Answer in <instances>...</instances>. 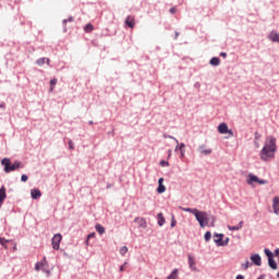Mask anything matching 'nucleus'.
Here are the masks:
<instances>
[{
  "label": "nucleus",
  "mask_w": 279,
  "mask_h": 279,
  "mask_svg": "<svg viewBox=\"0 0 279 279\" xmlns=\"http://www.w3.org/2000/svg\"><path fill=\"white\" fill-rule=\"evenodd\" d=\"M276 137H267L265 145L260 150V159L264 160V162H269V160H274V156H276Z\"/></svg>",
  "instance_id": "1"
},
{
  "label": "nucleus",
  "mask_w": 279,
  "mask_h": 279,
  "mask_svg": "<svg viewBox=\"0 0 279 279\" xmlns=\"http://www.w3.org/2000/svg\"><path fill=\"white\" fill-rule=\"evenodd\" d=\"M2 167H4L5 173H10L11 171H19V169H23V162L21 161H12L8 158L2 159L1 161Z\"/></svg>",
  "instance_id": "2"
},
{
  "label": "nucleus",
  "mask_w": 279,
  "mask_h": 279,
  "mask_svg": "<svg viewBox=\"0 0 279 279\" xmlns=\"http://www.w3.org/2000/svg\"><path fill=\"white\" fill-rule=\"evenodd\" d=\"M194 217L196 221H198L201 228H206V226H208L209 223L208 213L197 209L196 214H194Z\"/></svg>",
  "instance_id": "3"
},
{
  "label": "nucleus",
  "mask_w": 279,
  "mask_h": 279,
  "mask_svg": "<svg viewBox=\"0 0 279 279\" xmlns=\"http://www.w3.org/2000/svg\"><path fill=\"white\" fill-rule=\"evenodd\" d=\"M218 132L219 134H229V136H234V132L228 129V124L226 122L218 125Z\"/></svg>",
  "instance_id": "4"
},
{
  "label": "nucleus",
  "mask_w": 279,
  "mask_h": 279,
  "mask_svg": "<svg viewBox=\"0 0 279 279\" xmlns=\"http://www.w3.org/2000/svg\"><path fill=\"white\" fill-rule=\"evenodd\" d=\"M62 242V234L57 233L52 238V248L60 250V243Z\"/></svg>",
  "instance_id": "5"
},
{
  "label": "nucleus",
  "mask_w": 279,
  "mask_h": 279,
  "mask_svg": "<svg viewBox=\"0 0 279 279\" xmlns=\"http://www.w3.org/2000/svg\"><path fill=\"white\" fill-rule=\"evenodd\" d=\"M247 184H250L251 186L254 185V182H257V184H267V180H260L258 177L256 175H251L247 180H246Z\"/></svg>",
  "instance_id": "6"
},
{
  "label": "nucleus",
  "mask_w": 279,
  "mask_h": 279,
  "mask_svg": "<svg viewBox=\"0 0 279 279\" xmlns=\"http://www.w3.org/2000/svg\"><path fill=\"white\" fill-rule=\"evenodd\" d=\"M187 263L192 271H197V262H195V257H193V255L187 254Z\"/></svg>",
  "instance_id": "7"
},
{
  "label": "nucleus",
  "mask_w": 279,
  "mask_h": 279,
  "mask_svg": "<svg viewBox=\"0 0 279 279\" xmlns=\"http://www.w3.org/2000/svg\"><path fill=\"white\" fill-rule=\"evenodd\" d=\"M251 260L253 265H256V267H260V265H263V259L260 258L259 254L252 255Z\"/></svg>",
  "instance_id": "8"
},
{
  "label": "nucleus",
  "mask_w": 279,
  "mask_h": 279,
  "mask_svg": "<svg viewBox=\"0 0 279 279\" xmlns=\"http://www.w3.org/2000/svg\"><path fill=\"white\" fill-rule=\"evenodd\" d=\"M47 265H48L47 258L44 257V259L41 262H37L35 264V270L40 271V269H41V271H43V269H45V267H47Z\"/></svg>",
  "instance_id": "9"
},
{
  "label": "nucleus",
  "mask_w": 279,
  "mask_h": 279,
  "mask_svg": "<svg viewBox=\"0 0 279 279\" xmlns=\"http://www.w3.org/2000/svg\"><path fill=\"white\" fill-rule=\"evenodd\" d=\"M165 191H167V187L165 186V179L160 178L158 180L157 193L162 194V193H165Z\"/></svg>",
  "instance_id": "10"
},
{
  "label": "nucleus",
  "mask_w": 279,
  "mask_h": 279,
  "mask_svg": "<svg viewBox=\"0 0 279 279\" xmlns=\"http://www.w3.org/2000/svg\"><path fill=\"white\" fill-rule=\"evenodd\" d=\"M125 25L130 27L131 29H134V26L136 25V21L134 20V16L129 15L125 20Z\"/></svg>",
  "instance_id": "11"
},
{
  "label": "nucleus",
  "mask_w": 279,
  "mask_h": 279,
  "mask_svg": "<svg viewBox=\"0 0 279 279\" xmlns=\"http://www.w3.org/2000/svg\"><path fill=\"white\" fill-rule=\"evenodd\" d=\"M222 241H223V234L222 233H215L214 234V242L216 243V245H218V247H221Z\"/></svg>",
  "instance_id": "12"
},
{
  "label": "nucleus",
  "mask_w": 279,
  "mask_h": 279,
  "mask_svg": "<svg viewBox=\"0 0 279 279\" xmlns=\"http://www.w3.org/2000/svg\"><path fill=\"white\" fill-rule=\"evenodd\" d=\"M198 151H199V154H203L204 156H210V154H213V149L206 148L205 145L199 146Z\"/></svg>",
  "instance_id": "13"
},
{
  "label": "nucleus",
  "mask_w": 279,
  "mask_h": 279,
  "mask_svg": "<svg viewBox=\"0 0 279 279\" xmlns=\"http://www.w3.org/2000/svg\"><path fill=\"white\" fill-rule=\"evenodd\" d=\"M272 210H274L275 215H279V197L278 196H276L272 199Z\"/></svg>",
  "instance_id": "14"
},
{
  "label": "nucleus",
  "mask_w": 279,
  "mask_h": 279,
  "mask_svg": "<svg viewBox=\"0 0 279 279\" xmlns=\"http://www.w3.org/2000/svg\"><path fill=\"white\" fill-rule=\"evenodd\" d=\"M5 197H8V195L5 194V186H1L0 189V208L1 206H3V202H5Z\"/></svg>",
  "instance_id": "15"
},
{
  "label": "nucleus",
  "mask_w": 279,
  "mask_h": 279,
  "mask_svg": "<svg viewBox=\"0 0 279 279\" xmlns=\"http://www.w3.org/2000/svg\"><path fill=\"white\" fill-rule=\"evenodd\" d=\"M269 40H271L272 43H279V33L276 31L270 32L269 36H268Z\"/></svg>",
  "instance_id": "16"
},
{
  "label": "nucleus",
  "mask_w": 279,
  "mask_h": 279,
  "mask_svg": "<svg viewBox=\"0 0 279 279\" xmlns=\"http://www.w3.org/2000/svg\"><path fill=\"white\" fill-rule=\"evenodd\" d=\"M43 193H40V190L38 189H33L31 191V196L33 199H38V197H41Z\"/></svg>",
  "instance_id": "17"
},
{
  "label": "nucleus",
  "mask_w": 279,
  "mask_h": 279,
  "mask_svg": "<svg viewBox=\"0 0 279 279\" xmlns=\"http://www.w3.org/2000/svg\"><path fill=\"white\" fill-rule=\"evenodd\" d=\"M135 223H138L140 228H147V221L145 220V218H135Z\"/></svg>",
  "instance_id": "18"
},
{
  "label": "nucleus",
  "mask_w": 279,
  "mask_h": 279,
  "mask_svg": "<svg viewBox=\"0 0 279 279\" xmlns=\"http://www.w3.org/2000/svg\"><path fill=\"white\" fill-rule=\"evenodd\" d=\"M268 265L271 269H278V264L276 263V259H274V257L268 258Z\"/></svg>",
  "instance_id": "19"
},
{
  "label": "nucleus",
  "mask_w": 279,
  "mask_h": 279,
  "mask_svg": "<svg viewBox=\"0 0 279 279\" xmlns=\"http://www.w3.org/2000/svg\"><path fill=\"white\" fill-rule=\"evenodd\" d=\"M209 64H211V66H219V64H221V61L219 60V58L214 57L210 59Z\"/></svg>",
  "instance_id": "20"
},
{
  "label": "nucleus",
  "mask_w": 279,
  "mask_h": 279,
  "mask_svg": "<svg viewBox=\"0 0 279 279\" xmlns=\"http://www.w3.org/2000/svg\"><path fill=\"white\" fill-rule=\"evenodd\" d=\"M157 221H158V226L160 227H162V225L166 223L165 216L162 215V213H159L157 215Z\"/></svg>",
  "instance_id": "21"
},
{
  "label": "nucleus",
  "mask_w": 279,
  "mask_h": 279,
  "mask_svg": "<svg viewBox=\"0 0 279 279\" xmlns=\"http://www.w3.org/2000/svg\"><path fill=\"white\" fill-rule=\"evenodd\" d=\"M45 62H47V64H49L50 60L49 58H41V59H38L36 61V64H38V66H43V64H45Z\"/></svg>",
  "instance_id": "22"
},
{
  "label": "nucleus",
  "mask_w": 279,
  "mask_h": 279,
  "mask_svg": "<svg viewBox=\"0 0 279 279\" xmlns=\"http://www.w3.org/2000/svg\"><path fill=\"white\" fill-rule=\"evenodd\" d=\"M95 228H96V231L98 232V234H105L106 233V228H104V226L98 223V225L95 226Z\"/></svg>",
  "instance_id": "23"
},
{
  "label": "nucleus",
  "mask_w": 279,
  "mask_h": 279,
  "mask_svg": "<svg viewBox=\"0 0 279 279\" xmlns=\"http://www.w3.org/2000/svg\"><path fill=\"white\" fill-rule=\"evenodd\" d=\"M95 29V26H93V24L88 23L85 27H84V32L86 34H90V32H93Z\"/></svg>",
  "instance_id": "24"
},
{
  "label": "nucleus",
  "mask_w": 279,
  "mask_h": 279,
  "mask_svg": "<svg viewBox=\"0 0 279 279\" xmlns=\"http://www.w3.org/2000/svg\"><path fill=\"white\" fill-rule=\"evenodd\" d=\"M182 210L184 213H191V215H195L197 213V208H189V207H185V208H182Z\"/></svg>",
  "instance_id": "25"
},
{
  "label": "nucleus",
  "mask_w": 279,
  "mask_h": 279,
  "mask_svg": "<svg viewBox=\"0 0 279 279\" xmlns=\"http://www.w3.org/2000/svg\"><path fill=\"white\" fill-rule=\"evenodd\" d=\"M179 270L174 269L172 272L167 277V279H178Z\"/></svg>",
  "instance_id": "26"
},
{
  "label": "nucleus",
  "mask_w": 279,
  "mask_h": 279,
  "mask_svg": "<svg viewBox=\"0 0 279 279\" xmlns=\"http://www.w3.org/2000/svg\"><path fill=\"white\" fill-rule=\"evenodd\" d=\"M56 84H58V78H52L50 81V93H53V89L56 88Z\"/></svg>",
  "instance_id": "27"
},
{
  "label": "nucleus",
  "mask_w": 279,
  "mask_h": 279,
  "mask_svg": "<svg viewBox=\"0 0 279 279\" xmlns=\"http://www.w3.org/2000/svg\"><path fill=\"white\" fill-rule=\"evenodd\" d=\"M5 243H10V240H7L5 238H0V244L8 250V245Z\"/></svg>",
  "instance_id": "28"
},
{
  "label": "nucleus",
  "mask_w": 279,
  "mask_h": 279,
  "mask_svg": "<svg viewBox=\"0 0 279 279\" xmlns=\"http://www.w3.org/2000/svg\"><path fill=\"white\" fill-rule=\"evenodd\" d=\"M264 252L268 259L274 258V253L271 251H269V248H265Z\"/></svg>",
  "instance_id": "29"
},
{
  "label": "nucleus",
  "mask_w": 279,
  "mask_h": 279,
  "mask_svg": "<svg viewBox=\"0 0 279 279\" xmlns=\"http://www.w3.org/2000/svg\"><path fill=\"white\" fill-rule=\"evenodd\" d=\"M242 269L246 270V269H250V267H252V264L246 260L244 264L241 265Z\"/></svg>",
  "instance_id": "30"
},
{
  "label": "nucleus",
  "mask_w": 279,
  "mask_h": 279,
  "mask_svg": "<svg viewBox=\"0 0 279 279\" xmlns=\"http://www.w3.org/2000/svg\"><path fill=\"white\" fill-rule=\"evenodd\" d=\"M210 239H213V233H210V231H207L205 233V241H206V243H208V241H210Z\"/></svg>",
  "instance_id": "31"
},
{
  "label": "nucleus",
  "mask_w": 279,
  "mask_h": 279,
  "mask_svg": "<svg viewBox=\"0 0 279 279\" xmlns=\"http://www.w3.org/2000/svg\"><path fill=\"white\" fill-rule=\"evenodd\" d=\"M49 264L43 268L44 274L47 275V277L51 276V270H49Z\"/></svg>",
  "instance_id": "32"
},
{
  "label": "nucleus",
  "mask_w": 279,
  "mask_h": 279,
  "mask_svg": "<svg viewBox=\"0 0 279 279\" xmlns=\"http://www.w3.org/2000/svg\"><path fill=\"white\" fill-rule=\"evenodd\" d=\"M230 243V238H226L225 240H222V243H220L221 247H226L228 246V244Z\"/></svg>",
  "instance_id": "33"
},
{
  "label": "nucleus",
  "mask_w": 279,
  "mask_h": 279,
  "mask_svg": "<svg viewBox=\"0 0 279 279\" xmlns=\"http://www.w3.org/2000/svg\"><path fill=\"white\" fill-rule=\"evenodd\" d=\"M120 254H121V256H125L128 254V246H122L120 248Z\"/></svg>",
  "instance_id": "34"
},
{
  "label": "nucleus",
  "mask_w": 279,
  "mask_h": 279,
  "mask_svg": "<svg viewBox=\"0 0 279 279\" xmlns=\"http://www.w3.org/2000/svg\"><path fill=\"white\" fill-rule=\"evenodd\" d=\"M75 19L73 16H70L68 20H63V25H66V23H73Z\"/></svg>",
  "instance_id": "35"
},
{
  "label": "nucleus",
  "mask_w": 279,
  "mask_h": 279,
  "mask_svg": "<svg viewBox=\"0 0 279 279\" xmlns=\"http://www.w3.org/2000/svg\"><path fill=\"white\" fill-rule=\"evenodd\" d=\"M228 230L234 231V230H241V227L239 226H228Z\"/></svg>",
  "instance_id": "36"
},
{
  "label": "nucleus",
  "mask_w": 279,
  "mask_h": 279,
  "mask_svg": "<svg viewBox=\"0 0 279 279\" xmlns=\"http://www.w3.org/2000/svg\"><path fill=\"white\" fill-rule=\"evenodd\" d=\"M90 239H95V233H89L87 235L86 245H88V241H90Z\"/></svg>",
  "instance_id": "37"
},
{
  "label": "nucleus",
  "mask_w": 279,
  "mask_h": 279,
  "mask_svg": "<svg viewBox=\"0 0 279 279\" xmlns=\"http://www.w3.org/2000/svg\"><path fill=\"white\" fill-rule=\"evenodd\" d=\"M183 147H186V145H184V143H181V145L179 146V149L181 151V156H184V151L182 150Z\"/></svg>",
  "instance_id": "38"
},
{
  "label": "nucleus",
  "mask_w": 279,
  "mask_h": 279,
  "mask_svg": "<svg viewBox=\"0 0 279 279\" xmlns=\"http://www.w3.org/2000/svg\"><path fill=\"white\" fill-rule=\"evenodd\" d=\"M160 166L161 167H169V161L161 160Z\"/></svg>",
  "instance_id": "39"
},
{
  "label": "nucleus",
  "mask_w": 279,
  "mask_h": 279,
  "mask_svg": "<svg viewBox=\"0 0 279 279\" xmlns=\"http://www.w3.org/2000/svg\"><path fill=\"white\" fill-rule=\"evenodd\" d=\"M175 223H177V221H175V217L174 216H172V220H171V228H175Z\"/></svg>",
  "instance_id": "40"
},
{
  "label": "nucleus",
  "mask_w": 279,
  "mask_h": 279,
  "mask_svg": "<svg viewBox=\"0 0 279 279\" xmlns=\"http://www.w3.org/2000/svg\"><path fill=\"white\" fill-rule=\"evenodd\" d=\"M69 149H75V146L73 145V141H69Z\"/></svg>",
  "instance_id": "41"
},
{
  "label": "nucleus",
  "mask_w": 279,
  "mask_h": 279,
  "mask_svg": "<svg viewBox=\"0 0 279 279\" xmlns=\"http://www.w3.org/2000/svg\"><path fill=\"white\" fill-rule=\"evenodd\" d=\"M262 135L258 132H255V141H260Z\"/></svg>",
  "instance_id": "42"
},
{
  "label": "nucleus",
  "mask_w": 279,
  "mask_h": 279,
  "mask_svg": "<svg viewBox=\"0 0 279 279\" xmlns=\"http://www.w3.org/2000/svg\"><path fill=\"white\" fill-rule=\"evenodd\" d=\"M175 12H178V9H175V7L170 9V14H175Z\"/></svg>",
  "instance_id": "43"
},
{
  "label": "nucleus",
  "mask_w": 279,
  "mask_h": 279,
  "mask_svg": "<svg viewBox=\"0 0 279 279\" xmlns=\"http://www.w3.org/2000/svg\"><path fill=\"white\" fill-rule=\"evenodd\" d=\"M125 265H128V262H125V263L120 267V271H125Z\"/></svg>",
  "instance_id": "44"
},
{
  "label": "nucleus",
  "mask_w": 279,
  "mask_h": 279,
  "mask_svg": "<svg viewBox=\"0 0 279 279\" xmlns=\"http://www.w3.org/2000/svg\"><path fill=\"white\" fill-rule=\"evenodd\" d=\"M28 177L27 175H22V182H27Z\"/></svg>",
  "instance_id": "45"
},
{
  "label": "nucleus",
  "mask_w": 279,
  "mask_h": 279,
  "mask_svg": "<svg viewBox=\"0 0 279 279\" xmlns=\"http://www.w3.org/2000/svg\"><path fill=\"white\" fill-rule=\"evenodd\" d=\"M220 56H221L222 58H228V53H226V52H221Z\"/></svg>",
  "instance_id": "46"
},
{
  "label": "nucleus",
  "mask_w": 279,
  "mask_h": 279,
  "mask_svg": "<svg viewBox=\"0 0 279 279\" xmlns=\"http://www.w3.org/2000/svg\"><path fill=\"white\" fill-rule=\"evenodd\" d=\"M235 279H245L243 275H238Z\"/></svg>",
  "instance_id": "47"
},
{
  "label": "nucleus",
  "mask_w": 279,
  "mask_h": 279,
  "mask_svg": "<svg viewBox=\"0 0 279 279\" xmlns=\"http://www.w3.org/2000/svg\"><path fill=\"white\" fill-rule=\"evenodd\" d=\"M238 228H240V230H241V228H243V221H240V222H239Z\"/></svg>",
  "instance_id": "48"
},
{
  "label": "nucleus",
  "mask_w": 279,
  "mask_h": 279,
  "mask_svg": "<svg viewBox=\"0 0 279 279\" xmlns=\"http://www.w3.org/2000/svg\"><path fill=\"white\" fill-rule=\"evenodd\" d=\"M169 138H173V141H175L177 144L179 143L178 140L173 136H169Z\"/></svg>",
  "instance_id": "49"
},
{
  "label": "nucleus",
  "mask_w": 279,
  "mask_h": 279,
  "mask_svg": "<svg viewBox=\"0 0 279 279\" xmlns=\"http://www.w3.org/2000/svg\"><path fill=\"white\" fill-rule=\"evenodd\" d=\"M0 108H5V104L2 102V104L0 105Z\"/></svg>",
  "instance_id": "50"
},
{
  "label": "nucleus",
  "mask_w": 279,
  "mask_h": 279,
  "mask_svg": "<svg viewBox=\"0 0 279 279\" xmlns=\"http://www.w3.org/2000/svg\"><path fill=\"white\" fill-rule=\"evenodd\" d=\"M168 157H171V150H168Z\"/></svg>",
  "instance_id": "51"
},
{
  "label": "nucleus",
  "mask_w": 279,
  "mask_h": 279,
  "mask_svg": "<svg viewBox=\"0 0 279 279\" xmlns=\"http://www.w3.org/2000/svg\"><path fill=\"white\" fill-rule=\"evenodd\" d=\"M255 147H260L257 142H255Z\"/></svg>",
  "instance_id": "52"
},
{
  "label": "nucleus",
  "mask_w": 279,
  "mask_h": 279,
  "mask_svg": "<svg viewBox=\"0 0 279 279\" xmlns=\"http://www.w3.org/2000/svg\"><path fill=\"white\" fill-rule=\"evenodd\" d=\"M178 36H180V34H179V33H175V38H178Z\"/></svg>",
  "instance_id": "53"
},
{
  "label": "nucleus",
  "mask_w": 279,
  "mask_h": 279,
  "mask_svg": "<svg viewBox=\"0 0 279 279\" xmlns=\"http://www.w3.org/2000/svg\"><path fill=\"white\" fill-rule=\"evenodd\" d=\"M257 279H265L263 276L258 277Z\"/></svg>",
  "instance_id": "54"
},
{
  "label": "nucleus",
  "mask_w": 279,
  "mask_h": 279,
  "mask_svg": "<svg viewBox=\"0 0 279 279\" xmlns=\"http://www.w3.org/2000/svg\"><path fill=\"white\" fill-rule=\"evenodd\" d=\"M89 124L93 125V121H89Z\"/></svg>",
  "instance_id": "55"
},
{
  "label": "nucleus",
  "mask_w": 279,
  "mask_h": 279,
  "mask_svg": "<svg viewBox=\"0 0 279 279\" xmlns=\"http://www.w3.org/2000/svg\"><path fill=\"white\" fill-rule=\"evenodd\" d=\"M13 250L16 251V246H14Z\"/></svg>",
  "instance_id": "56"
},
{
  "label": "nucleus",
  "mask_w": 279,
  "mask_h": 279,
  "mask_svg": "<svg viewBox=\"0 0 279 279\" xmlns=\"http://www.w3.org/2000/svg\"><path fill=\"white\" fill-rule=\"evenodd\" d=\"M64 32H66V27H64Z\"/></svg>",
  "instance_id": "57"
}]
</instances>
